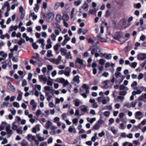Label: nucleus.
<instances>
[{
	"mask_svg": "<svg viewBox=\"0 0 146 146\" xmlns=\"http://www.w3.org/2000/svg\"><path fill=\"white\" fill-rule=\"evenodd\" d=\"M47 125L46 126V129L49 128V126L52 123L50 121H48L46 123Z\"/></svg>",
	"mask_w": 146,
	"mask_h": 146,
	"instance_id": "obj_39",
	"label": "nucleus"
},
{
	"mask_svg": "<svg viewBox=\"0 0 146 146\" xmlns=\"http://www.w3.org/2000/svg\"><path fill=\"white\" fill-rule=\"evenodd\" d=\"M64 74L65 75L67 76H70V71H65L64 72Z\"/></svg>",
	"mask_w": 146,
	"mask_h": 146,
	"instance_id": "obj_54",
	"label": "nucleus"
},
{
	"mask_svg": "<svg viewBox=\"0 0 146 146\" xmlns=\"http://www.w3.org/2000/svg\"><path fill=\"white\" fill-rule=\"evenodd\" d=\"M115 77L117 78H118L120 77L121 76V74L120 72H116L115 74Z\"/></svg>",
	"mask_w": 146,
	"mask_h": 146,
	"instance_id": "obj_20",
	"label": "nucleus"
},
{
	"mask_svg": "<svg viewBox=\"0 0 146 146\" xmlns=\"http://www.w3.org/2000/svg\"><path fill=\"white\" fill-rule=\"evenodd\" d=\"M102 35L100 33H99L98 35H97V38H98V39L100 41L104 42V41H102V40H104V39L102 37H101V36Z\"/></svg>",
	"mask_w": 146,
	"mask_h": 146,
	"instance_id": "obj_18",
	"label": "nucleus"
},
{
	"mask_svg": "<svg viewBox=\"0 0 146 146\" xmlns=\"http://www.w3.org/2000/svg\"><path fill=\"white\" fill-rule=\"evenodd\" d=\"M38 78L40 80H42L44 82L47 81V78L45 76H44L43 75H39L38 76Z\"/></svg>",
	"mask_w": 146,
	"mask_h": 146,
	"instance_id": "obj_12",
	"label": "nucleus"
},
{
	"mask_svg": "<svg viewBox=\"0 0 146 146\" xmlns=\"http://www.w3.org/2000/svg\"><path fill=\"white\" fill-rule=\"evenodd\" d=\"M60 46V44L59 43L56 44L53 47L54 49L55 50H57L58 48V47H59Z\"/></svg>",
	"mask_w": 146,
	"mask_h": 146,
	"instance_id": "obj_25",
	"label": "nucleus"
},
{
	"mask_svg": "<svg viewBox=\"0 0 146 146\" xmlns=\"http://www.w3.org/2000/svg\"><path fill=\"white\" fill-rule=\"evenodd\" d=\"M58 79H59V80L58 81L59 82L61 83H63L65 81V80L63 78H58Z\"/></svg>",
	"mask_w": 146,
	"mask_h": 146,
	"instance_id": "obj_48",
	"label": "nucleus"
},
{
	"mask_svg": "<svg viewBox=\"0 0 146 146\" xmlns=\"http://www.w3.org/2000/svg\"><path fill=\"white\" fill-rule=\"evenodd\" d=\"M9 104V103L8 102H4L2 104H1V108H3L5 107V105L6 107H8Z\"/></svg>",
	"mask_w": 146,
	"mask_h": 146,
	"instance_id": "obj_22",
	"label": "nucleus"
},
{
	"mask_svg": "<svg viewBox=\"0 0 146 146\" xmlns=\"http://www.w3.org/2000/svg\"><path fill=\"white\" fill-rule=\"evenodd\" d=\"M146 28V27H144L141 26L138 29V30L139 31H143Z\"/></svg>",
	"mask_w": 146,
	"mask_h": 146,
	"instance_id": "obj_47",
	"label": "nucleus"
},
{
	"mask_svg": "<svg viewBox=\"0 0 146 146\" xmlns=\"http://www.w3.org/2000/svg\"><path fill=\"white\" fill-rule=\"evenodd\" d=\"M88 7V5L86 2H85L83 4V6L81 7V8L83 9L84 10H85Z\"/></svg>",
	"mask_w": 146,
	"mask_h": 146,
	"instance_id": "obj_17",
	"label": "nucleus"
},
{
	"mask_svg": "<svg viewBox=\"0 0 146 146\" xmlns=\"http://www.w3.org/2000/svg\"><path fill=\"white\" fill-rule=\"evenodd\" d=\"M81 110L83 112H87L88 110L87 108H82L81 109Z\"/></svg>",
	"mask_w": 146,
	"mask_h": 146,
	"instance_id": "obj_58",
	"label": "nucleus"
},
{
	"mask_svg": "<svg viewBox=\"0 0 146 146\" xmlns=\"http://www.w3.org/2000/svg\"><path fill=\"white\" fill-rule=\"evenodd\" d=\"M142 113L141 111H137L135 113V118L140 119L142 117V116H141L140 117H139V116H142Z\"/></svg>",
	"mask_w": 146,
	"mask_h": 146,
	"instance_id": "obj_8",
	"label": "nucleus"
},
{
	"mask_svg": "<svg viewBox=\"0 0 146 146\" xmlns=\"http://www.w3.org/2000/svg\"><path fill=\"white\" fill-rule=\"evenodd\" d=\"M4 6L5 7H8L10 6L9 3L8 1H6L5 3L4 4Z\"/></svg>",
	"mask_w": 146,
	"mask_h": 146,
	"instance_id": "obj_60",
	"label": "nucleus"
},
{
	"mask_svg": "<svg viewBox=\"0 0 146 146\" xmlns=\"http://www.w3.org/2000/svg\"><path fill=\"white\" fill-rule=\"evenodd\" d=\"M32 45L33 48L35 50L37 49L38 47V45H37L35 43H33Z\"/></svg>",
	"mask_w": 146,
	"mask_h": 146,
	"instance_id": "obj_29",
	"label": "nucleus"
},
{
	"mask_svg": "<svg viewBox=\"0 0 146 146\" xmlns=\"http://www.w3.org/2000/svg\"><path fill=\"white\" fill-rule=\"evenodd\" d=\"M44 89L45 90L50 91V88L49 86H46L44 87Z\"/></svg>",
	"mask_w": 146,
	"mask_h": 146,
	"instance_id": "obj_51",
	"label": "nucleus"
},
{
	"mask_svg": "<svg viewBox=\"0 0 146 146\" xmlns=\"http://www.w3.org/2000/svg\"><path fill=\"white\" fill-rule=\"evenodd\" d=\"M30 105L33 106L32 110L33 111L35 110L37 105V103L35 102L34 100L33 99L31 101Z\"/></svg>",
	"mask_w": 146,
	"mask_h": 146,
	"instance_id": "obj_7",
	"label": "nucleus"
},
{
	"mask_svg": "<svg viewBox=\"0 0 146 146\" xmlns=\"http://www.w3.org/2000/svg\"><path fill=\"white\" fill-rule=\"evenodd\" d=\"M115 36L113 37V39L118 41H120L119 39L122 38L123 36V33L121 31H117L114 35Z\"/></svg>",
	"mask_w": 146,
	"mask_h": 146,
	"instance_id": "obj_2",
	"label": "nucleus"
},
{
	"mask_svg": "<svg viewBox=\"0 0 146 146\" xmlns=\"http://www.w3.org/2000/svg\"><path fill=\"white\" fill-rule=\"evenodd\" d=\"M146 58V54L140 53L137 55V59L139 60H143Z\"/></svg>",
	"mask_w": 146,
	"mask_h": 146,
	"instance_id": "obj_4",
	"label": "nucleus"
},
{
	"mask_svg": "<svg viewBox=\"0 0 146 146\" xmlns=\"http://www.w3.org/2000/svg\"><path fill=\"white\" fill-rule=\"evenodd\" d=\"M27 139L28 140L31 139L32 140H34L36 139L35 136H33L31 134H28L27 137Z\"/></svg>",
	"mask_w": 146,
	"mask_h": 146,
	"instance_id": "obj_15",
	"label": "nucleus"
},
{
	"mask_svg": "<svg viewBox=\"0 0 146 146\" xmlns=\"http://www.w3.org/2000/svg\"><path fill=\"white\" fill-rule=\"evenodd\" d=\"M54 17V14L52 12H49L47 13L45 18L48 21H52Z\"/></svg>",
	"mask_w": 146,
	"mask_h": 146,
	"instance_id": "obj_3",
	"label": "nucleus"
},
{
	"mask_svg": "<svg viewBox=\"0 0 146 146\" xmlns=\"http://www.w3.org/2000/svg\"><path fill=\"white\" fill-rule=\"evenodd\" d=\"M105 60L103 59H101L100 60L99 63L100 64L102 65H104L105 63Z\"/></svg>",
	"mask_w": 146,
	"mask_h": 146,
	"instance_id": "obj_41",
	"label": "nucleus"
},
{
	"mask_svg": "<svg viewBox=\"0 0 146 146\" xmlns=\"http://www.w3.org/2000/svg\"><path fill=\"white\" fill-rule=\"evenodd\" d=\"M100 126L99 125L97 124H96L93 127V129H94L97 130L100 127Z\"/></svg>",
	"mask_w": 146,
	"mask_h": 146,
	"instance_id": "obj_31",
	"label": "nucleus"
},
{
	"mask_svg": "<svg viewBox=\"0 0 146 146\" xmlns=\"http://www.w3.org/2000/svg\"><path fill=\"white\" fill-rule=\"evenodd\" d=\"M137 85V82L136 81H135L131 84V86L132 87H134L135 86H136Z\"/></svg>",
	"mask_w": 146,
	"mask_h": 146,
	"instance_id": "obj_44",
	"label": "nucleus"
},
{
	"mask_svg": "<svg viewBox=\"0 0 146 146\" xmlns=\"http://www.w3.org/2000/svg\"><path fill=\"white\" fill-rule=\"evenodd\" d=\"M52 142V139L51 137H50L48 140V143H51Z\"/></svg>",
	"mask_w": 146,
	"mask_h": 146,
	"instance_id": "obj_56",
	"label": "nucleus"
},
{
	"mask_svg": "<svg viewBox=\"0 0 146 146\" xmlns=\"http://www.w3.org/2000/svg\"><path fill=\"white\" fill-rule=\"evenodd\" d=\"M81 3V2L80 1H75L74 2V5L76 6H78Z\"/></svg>",
	"mask_w": 146,
	"mask_h": 146,
	"instance_id": "obj_53",
	"label": "nucleus"
},
{
	"mask_svg": "<svg viewBox=\"0 0 146 146\" xmlns=\"http://www.w3.org/2000/svg\"><path fill=\"white\" fill-rule=\"evenodd\" d=\"M5 61H4L3 62V64L2 65V68L3 69H5L6 68L8 64L5 63Z\"/></svg>",
	"mask_w": 146,
	"mask_h": 146,
	"instance_id": "obj_35",
	"label": "nucleus"
},
{
	"mask_svg": "<svg viewBox=\"0 0 146 146\" xmlns=\"http://www.w3.org/2000/svg\"><path fill=\"white\" fill-rule=\"evenodd\" d=\"M42 71L44 74L46 71V67L43 68L42 69Z\"/></svg>",
	"mask_w": 146,
	"mask_h": 146,
	"instance_id": "obj_64",
	"label": "nucleus"
},
{
	"mask_svg": "<svg viewBox=\"0 0 146 146\" xmlns=\"http://www.w3.org/2000/svg\"><path fill=\"white\" fill-rule=\"evenodd\" d=\"M82 87L83 88L85 89L86 90V93H83L81 94V95L84 98H86L87 97V95L86 94H88L89 93V86L87 85L86 84H83Z\"/></svg>",
	"mask_w": 146,
	"mask_h": 146,
	"instance_id": "obj_1",
	"label": "nucleus"
},
{
	"mask_svg": "<svg viewBox=\"0 0 146 146\" xmlns=\"http://www.w3.org/2000/svg\"><path fill=\"white\" fill-rule=\"evenodd\" d=\"M110 114V112L109 111H105L104 113V115L107 117H108Z\"/></svg>",
	"mask_w": 146,
	"mask_h": 146,
	"instance_id": "obj_40",
	"label": "nucleus"
},
{
	"mask_svg": "<svg viewBox=\"0 0 146 146\" xmlns=\"http://www.w3.org/2000/svg\"><path fill=\"white\" fill-rule=\"evenodd\" d=\"M125 87L123 85H121L119 87V89L120 90H125Z\"/></svg>",
	"mask_w": 146,
	"mask_h": 146,
	"instance_id": "obj_50",
	"label": "nucleus"
},
{
	"mask_svg": "<svg viewBox=\"0 0 146 146\" xmlns=\"http://www.w3.org/2000/svg\"><path fill=\"white\" fill-rule=\"evenodd\" d=\"M127 94V92L126 91H123L119 92V94L121 96H124Z\"/></svg>",
	"mask_w": 146,
	"mask_h": 146,
	"instance_id": "obj_32",
	"label": "nucleus"
},
{
	"mask_svg": "<svg viewBox=\"0 0 146 146\" xmlns=\"http://www.w3.org/2000/svg\"><path fill=\"white\" fill-rule=\"evenodd\" d=\"M60 51L61 52V54L62 56H65L66 55L67 53V50L64 48H62L60 49Z\"/></svg>",
	"mask_w": 146,
	"mask_h": 146,
	"instance_id": "obj_9",
	"label": "nucleus"
},
{
	"mask_svg": "<svg viewBox=\"0 0 146 146\" xmlns=\"http://www.w3.org/2000/svg\"><path fill=\"white\" fill-rule=\"evenodd\" d=\"M83 61V60L79 58H77L76 60L75 61V63H78L81 65H83L84 64Z\"/></svg>",
	"mask_w": 146,
	"mask_h": 146,
	"instance_id": "obj_11",
	"label": "nucleus"
},
{
	"mask_svg": "<svg viewBox=\"0 0 146 146\" xmlns=\"http://www.w3.org/2000/svg\"><path fill=\"white\" fill-rule=\"evenodd\" d=\"M64 37V39L67 41L69 40L70 39V38L68 36V35H65Z\"/></svg>",
	"mask_w": 146,
	"mask_h": 146,
	"instance_id": "obj_36",
	"label": "nucleus"
},
{
	"mask_svg": "<svg viewBox=\"0 0 146 146\" xmlns=\"http://www.w3.org/2000/svg\"><path fill=\"white\" fill-rule=\"evenodd\" d=\"M80 77L77 75L74 77L73 78V80L74 82H77V83H79L80 82L79 78Z\"/></svg>",
	"mask_w": 146,
	"mask_h": 146,
	"instance_id": "obj_16",
	"label": "nucleus"
},
{
	"mask_svg": "<svg viewBox=\"0 0 146 146\" xmlns=\"http://www.w3.org/2000/svg\"><path fill=\"white\" fill-rule=\"evenodd\" d=\"M10 126H8L6 127V130L8 134H11V135L12 134V130L10 129Z\"/></svg>",
	"mask_w": 146,
	"mask_h": 146,
	"instance_id": "obj_14",
	"label": "nucleus"
},
{
	"mask_svg": "<svg viewBox=\"0 0 146 146\" xmlns=\"http://www.w3.org/2000/svg\"><path fill=\"white\" fill-rule=\"evenodd\" d=\"M39 42L42 44H43L44 42V40L43 39H39L38 40Z\"/></svg>",
	"mask_w": 146,
	"mask_h": 146,
	"instance_id": "obj_59",
	"label": "nucleus"
},
{
	"mask_svg": "<svg viewBox=\"0 0 146 146\" xmlns=\"http://www.w3.org/2000/svg\"><path fill=\"white\" fill-rule=\"evenodd\" d=\"M146 99V93L145 94H142L141 96L138 98V100L139 101H143V99Z\"/></svg>",
	"mask_w": 146,
	"mask_h": 146,
	"instance_id": "obj_10",
	"label": "nucleus"
},
{
	"mask_svg": "<svg viewBox=\"0 0 146 146\" xmlns=\"http://www.w3.org/2000/svg\"><path fill=\"white\" fill-rule=\"evenodd\" d=\"M110 15V13L109 11V10H108L106 11L105 14V16L106 17H108Z\"/></svg>",
	"mask_w": 146,
	"mask_h": 146,
	"instance_id": "obj_49",
	"label": "nucleus"
},
{
	"mask_svg": "<svg viewBox=\"0 0 146 146\" xmlns=\"http://www.w3.org/2000/svg\"><path fill=\"white\" fill-rule=\"evenodd\" d=\"M66 57L68 59L69 58L70 59H72V56H71V54L70 53V52H69L67 53L66 54Z\"/></svg>",
	"mask_w": 146,
	"mask_h": 146,
	"instance_id": "obj_23",
	"label": "nucleus"
},
{
	"mask_svg": "<svg viewBox=\"0 0 146 146\" xmlns=\"http://www.w3.org/2000/svg\"><path fill=\"white\" fill-rule=\"evenodd\" d=\"M22 94L23 93L21 92L19 94L17 97V100L18 101H20L21 100Z\"/></svg>",
	"mask_w": 146,
	"mask_h": 146,
	"instance_id": "obj_26",
	"label": "nucleus"
},
{
	"mask_svg": "<svg viewBox=\"0 0 146 146\" xmlns=\"http://www.w3.org/2000/svg\"><path fill=\"white\" fill-rule=\"evenodd\" d=\"M51 37L52 40L54 41L56 40V36L54 35V33H53L51 34Z\"/></svg>",
	"mask_w": 146,
	"mask_h": 146,
	"instance_id": "obj_33",
	"label": "nucleus"
},
{
	"mask_svg": "<svg viewBox=\"0 0 146 146\" xmlns=\"http://www.w3.org/2000/svg\"><path fill=\"white\" fill-rule=\"evenodd\" d=\"M145 39V36L144 35H142L140 38V40L142 41H144Z\"/></svg>",
	"mask_w": 146,
	"mask_h": 146,
	"instance_id": "obj_46",
	"label": "nucleus"
},
{
	"mask_svg": "<svg viewBox=\"0 0 146 146\" xmlns=\"http://www.w3.org/2000/svg\"><path fill=\"white\" fill-rule=\"evenodd\" d=\"M109 75V73L108 72H104L102 76H104L106 77H107Z\"/></svg>",
	"mask_w": 146,
	"mask_h": 146,
	"instance_id": "obj_57",
	"label": "nucleus"
},
{
	"mask_svg": "<svg viewBox=\"0 0 146 146\" xmlns=\"http://www.w3.org/2000/svg\"><path fill=\"white\" fill-rule=\"evenodd\" d=\"M22 83L23 86H25L27 84V82L25 80H23Z\"/></svg>",
	"mask_w": 146,
	"mask_h": 146,
	"instance_id": "obj_55",
	"label": "nucleus"
},
{
	"mask_svg": "<svg viewBox=\"0 0 146 146\" xmlns=\"http://www.w3.org/2000/svg\"><path fill=\"white\" fill-rule=\"evenodd\" d=\"M74 104L75 106L78 107L80 105V102L78 99H76L75 100H74Z\"/></svg>",
	"mask_w": 146,
	"mask_h": 146,
	"instance_id": "obj_19",
	"label": "nucleus"
},
{
	"mask_svg": "<svg viewBox=\"0 0 146 146\" xmlns=\"http://www.w3.org/2000/svg\"><path fill=\"white\" fill-rule=\"evenodd\" d=\"M125 106H126L128 108H130L131 107V105L129 104V103H126L125 104H124Z\"/></svg>",
	"mask_w": 146,
	"mask_h": 146,
	"instance_id": "obj_63",
	"label": "nucleus"
},
{
	"mask_svg": "<svg viewBox=\"0 0 146 146\" xmlns=\"http://www.w3.org/2000/svg\"><path fill=\"white\" fill-rule=\"evenodd\" d=\"M7 143L8 141L7 139L6 138H5L3 139V141L1 143L2 144H4Z\"/></svg>",
	"mask_w": 146,
	"mask_h": 146,
	"instance_id": "obj_43",
	"label": "nucleus"
},
{
	"mask_svg": "<svg viewBox=\"0 0 146 146\" xmlns=\"http://www.w3.org/2000/svg\"><path fill=\"white\" fill-rule=\"evenodd\" d=\"M35 7L34 8V11L36 12H38V10L39 9V6L37 4H35Z\"/></svg>",
	"mask_w": 146,
	"mask_h": 146,
	"instance_id": "obj_37",
	"label": "nucleus"
},
{
	"mask_svg": "<svg viewBox=\"0 0 146 146\" xmlns=\"http://www.w3.org/2000/svg\"><path fill=\"white\" fill-rule=\"evenodd\" d=\"M100 54H102L101 56H100L101 57H103L104 56L107 59L110 60L111 58V54H106V53H105L103 54L102 52L100 53Z\"/></svg>",
	"mask_w": 146,
	"mask_h": 146,
	"instance_id": "obj_6",
	"label": "nucleus"
},
{
	"mask_svg": "<svg viewBox=\"0 0 146 146\" xmlns=\"http://www.w3.org/2000/svg\"><path fill=\"white\" fill-rule=\"evenodd\" d=\"M105 135V133L104 131H102L101 133H99L98 134V135L100 137H102L103 136Z\"/></svg>",
	"mask_w": 146,
	"mask_h": 146,
	"instance_id": "obj_52",
	"label": "nucleus"
},
{
	"mask_svg": "<svg viewBox=\"0 0 146 146\" xmlns=\"http://www.w3.org/2000/svg\"><path fill=\"white\" fill-rule=\"evenodd\" d=\"M143 77V75L142 73H140L138 75V76L137 77V78L139 80H140L142 79Z\"/></svg>",
	"mask_w": 146,
	"mask_h": 146,
	"instance_id": "obj_38",
	"label": "nucleus"
},
{
	"mask_svg": "<svg viewBox=\"0 0 146 146\" xmlns=\"http://www.w3.org/2000/svg\"><path fill=\"white\" fill-rule=\"evenodd\" d=\"M13 105L14 107H16L17 108H19L20 106L19 104L16 102H14L13 103Z\"/></svg>",
	"mask_w": 146,
	"mask_h": 146,
	"instance_id": "obj_27",
	"label": "nucleus"
},
{
	"mask_svg": "<svg viewBox=\"0 0 146 146\" xmlns=\"http://www.w3.org/2000/svg\"><path fill=\"white\" fill-rule=\"evenodd\" d=\"M52 51L50 50H48L47 51V56L48 57H50L52 56Z\"/></svg>",
	"mask_w": 146,
	"mask_h": 146,
	"instance_id": "obj_34",
	"label": "nucleus"
},
{
	"mask_svg": "<svg viewBox=\"0 0 146 146\" xmlns=\"http://www.w3.org/2000/svg\"><path fill=\"white\" fill-rule=\"evenodd\" d=\"M62 19V17L59 14H58L57 15L56 17V20L58 23H59L61 21Z\"/></svg>",
	"mask_w": 146,
	"mask_h": 146,
	"instance_id": "obj_13",
	"label": "nucleus"
},
{
	"mask_svg": "<svg viewBox=\"0 0 146 146\" xmlns=\"http://www.w3.org/2000/svg\"><path fill=\"white\" fill-rule=\"evenodd\" d=\"M41 113V111L40 110H38L36 112V115L37 116H38Z\"/></svg>",
	"mask_w": 146,
	"mask_h": 146,
	"instance_id": "obj_45",
	"label": "nucleus"
},
{
	"mask_svg": "<svg viewBox=\"0 0 146 146\" xmlns=\"http://www.w3.org/2000/svg\"><path fill=\"white\" fill-rule=\"evenodd\" d=\"M0 55L2 56L3 58H5L7 56V53H4L3 51H0Z\"/></svg>",
	"mask_w": 146,
	"mask_h": 146,
	"instance_id": "obj_21",
	"label": "nucleus"
},
{
	"mask_svg": "<svg viewBox=\"0 0 146 146\" xmlns=\"http://www.w3.org/2000/svg\"><path fill=\"white\" fill-rule=\"evenodd\" d=\"M63 17L64 18L63 19L66 21H68L69 19V17L67 14L64 15Z\"/></svg>",
	"mask_w": 146,
	"mask_h": 146,
	"instance_id": "obj_24",
	"label": "nucleus"
},
{
	"mask_svg": "<svg viewBox=\"0 0 146 146\" xmlns=\"http://www.w3.org/2000/svg\"><path fill=\"white\" fill-rule=\"evenodd\" d=\"M35 86L36 88H37L38 90H40L41 86L40 85L36 84L35 85Z\"/></svg>",
	"mask_w": 146,
	"mask_h": 146,
	"instance_id": "obj_62",
	"label": "nucleus"
},
{
	"mask_svg": "<svg viewBox=\"0 0 146 146\" xmlns=\"http://www.w3.org/2000/svg\"><path fill=\"white\" fill-rule=\"evenodd\" d=\"M78 122V119L77 118L74 119L73 120L72 122L74 124H75L76 125H77V123Z\"/></svg>",
	"mask_w": 146,
	"mask_h": 146,
	"instance_id": "obj_42",
	"label": "nucleus"
},
{
	"mask_svg": "<svg viewBox=\"0 0 146 146\" xmlns=\"http://www.w3.org/2000/svg\"><path fill=\"white\" fill-rule=\"evenodd\" d=\"M7 88L8 89L12 92H14L15 91V88L11 84L10 81L7 82Z\"/></svg>",
	"mask_w": 146,
	"mask_h": 146,
	"instance_id": "obj_5",
	"label": "nucleus"
},
{
	"mask_svg": "<svg viewBox=\"0 0 146 146\" xmlns=\"http://www.w3.org/2000/svg\"><path fill=\"white\" fill-rule=\"evenodd\" d=\"M47 7V4L46 2H44L43 4V7L45 9H46Z\"/></svg>",
	"mask_w": 146,
	"mask_h": 146,
	"instance_id": "obj_61",
	"label": "nucleus"
},
{
	"mask_svg": "<svg viewBox=\"0 0 146 146\" xmlns=\"http://www.w3.org/2000/svg\"><path fill=\"white\" fill-rule=\"evenodd\" d=\"M141 4L140 3H138L137 4H135L134 5V7L135 8H137V9H139V8L141 7Z\"/></svg>",
	"mask_w": 146,
	"mask_h": 146,
	"instance_id": "obj_30",
	"label": "nucleus"
},
{
	"mask_svg": "<svg viewBox=\"0 0 146 146\" xmlns=\"http://www.w3.org/2000/svg\"><path fill=\"white\" fill-rule=\"evenodd\" d=\"M137 64V63L135 62L132 63L131 64H129V65L131 67H133L134 68L136 66Z\"/></svg>",
	"mask_w": 146,
	"mask_h": 146,
	"instance_id": "obj_28",
	"label": "nucleus"
}]
</instances>
